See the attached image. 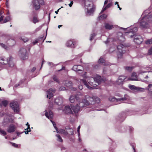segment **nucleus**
<instances>
[{"instance_id":"nucleus-64","label":"nucleus","mask_w":152,"mask_h":152,"mask_svg":"<svg viewBox=\"0 0 152 152\" xmlns=\"http://www.w3.org/2000/svg\"><path fill=\"white\" fill-rule=\"evenodd\" d=\"M148 10L147 11V14H148L147 15H152V13H150V12H148Z\"/></svg>"},{"instance_id":"nucleus-34","label":"nucleus","mask_w":152,"mask_h":152,"mask_svg":"<svg viewBox=\"0 0 152 152\" xmlns=\"http://www.w3.org/2000/svg\"><path fill=\"white\" fill-rule=\"evenodd\" d=\"M69 131L68 132H68L67 134H69L70 135H72L74 134V132H73V129H69Z\"/></svg>"},{"instance_id":"nucleus-55","label":"nucleus","mask_w":152,"mask_h":152,"mask_svg":"<svg viewBox=\"0 0 152 152\" xmlns=\"http://www.w3.org/2000/svg\"><path fill=\"white\" fill-rule=\"evenodd\" d=\"M65 67L64 66H62V68L61 69L59 70H58V71L59 72V71H61L62 70H65Z\"/></svg>"},{"instance_id":"nucleus-22","label":"nucleus","mask_w":152,"mask_h":152,"mask_svg":"<svg viewBox=\"0 0 152 152\" xmlns=\"http://www.w3.org/2000/svg\"><path fill=\"white\" fill-rule=\"evenodd\" d=\"M66 45L68 47L74 48L75 47L73 42L71 40H68L66 43Z\"/></svg>"},{"instance_id":"nucleus-2","label":"nucleus","mask_w":152,"mask_h":152,"mask_svg":"<svg viewBox=\"0 0 152 152\" xmlns=\"http://www.w3.org/2000/svg\"><path fill=\"white\" fill-rule=\"evenodd\" d=\"M148 10H145L143 13L142 19L140 22V26L143 28H148L149 26V24L152 22V15H147Z\"/></svg>"},{"instance_id":"nucleus-39","label":"nucleus","mask_w":152,"mask_h":152,"mask_svg":"<svg viewBox=\"0 0 152 152\" xmlns=\"http://www.w3.org/2000/svg\"><path fill=\"white\" fill-rule=\"evenodd\" d=\"M81 82H82L83 83L85 86H88L87 82L86 81V80L84 79L82 80H81Z\"/></svg>"},{"instance_id":"nucleus-61","label":"nucleus","mask_w":152,"mask_h":152,"mask_svg":"<svg viewBox=\"0 0 152 152\" xmlns=\"http://www.w3.org/2000/svg\"><path fill=\"white\" fill-rule=\"evenodd\" d=\"M79 89L81 90L83 88V86H78Z\"/></svg>"},{"instance_id":"nucleus-21","label":"nucleus","mask_w":152,"mask_h":152,"mask_svg":"<svg viewBox=\"0 0 152 152\" xmlns=\"http://www.w3.org/2000/svg\"><path fill=\"white\" fill-rule=\"evenodd\" d=\"M129 88L132 90H135L137 91H143L144 89L136 86H129Z\"/></svg>"},{"instance_id":"nucleus-8","label":"nucleus","mask_w":152,"mask_h":152,"mask_svg":"<svg viewBox=\"0 0 152 152\" xmlns=\"http://www.w3.org/2000/svg\"><path fill=\"white\" fill-rule=\"evenodd\" d=\"M117 48L119 51V53H118V58H120L123 54L125 52V48L122 44H120L118 45Z\"/></svg>"},{"instance_id":"nucleus-51","label":"nucleus","mask_w":152,"mask_h":152,"mask_svg":"<svg viewBox=\"0 0 152 152\" xmlns=\"http://www.w3.org/2000/svg\"><path fill=\"white\" fill-rule=\"evenodd\" d=\"M8 41L9 42H13V45H14V44H15V41L14 40H13L12 39H10L8 40Z\"/></svg>"},{"instance_id":"nucleus-7","label":"nucleus","mask_w":152,"mask_h":152,"mask_svg":"<svg viewBox=\"0 0 152 152\" xmlns=\"http://www.w3.org/2000/svg\"><path fill=\"white\" fill-rule=\"evenodd\" d=\"M19 55L21 58L23 60L26 59L28 58V53L26 48H23L20 50Z\"/></svg>"},{"instance_id":"nucleus-11","label":"nucleus","mask_w":152,"mask_h":152,"mask_svg":"<svg viewBox=\"0 0 152 152\" xmlns=\"http://www.w3.org/2000/svg\"><path fill=\"white\" fill-rule=\"evenodd\" d=\"M126 77L124 76H120L118 78V80L116 82V84L120 85L123 84L126 81Z\"/></svg>"},{"instance_id":"nucleus-6","label":"nucleus","mask_w":152,"mask_h":152,"mask_svg":"<svg viewBox=\"0 0 152 152\" xmlns=\"http://www.w3.org/2000/svg\"><path fill=\"white\" fill-rule=\"evenodd\" d=\"M88 96H86V98L88 99V105L90 104H94L95 103H99L100 102V99L98 97L94 96H93L92 97H89L88 98Z\"/></svg>"},{"instance_id":"nucleus-13","label":"nucleus","mask_w":152,"mask_h":152,"mask_svg":"<svg viewBox=\"0 0 152 152\" xmlns=\"http://www.w3.org/2000/svg\"><path fill=\"white\" fill-rule=\"evenodd\" d=\"M56 91V90L54 88H51L47 91V98L50 99L53 96V93H54Z\"/></svg>"},{"instance_id":"nucleus-54","label":"nucleus","mask_w":152,"mask_h":152,"mask_svg":"<svg viewBox=\"0 0 152 152\" xmlns=\"http://www.w3.org/2000/svg\"><path fill=\"white\" fill-rule=\"evenodd\" d=\"M86 86L89 89H93L94 88H92L91 86Z\"/></svg>"},{"instance_id":"nucleus-26","label":"nucleus","mask_w":152,"mask_h":152,"mask_svg":"<svg viewBox=\"0 0 152 152\" xmlns=\"http://www.w3.org/2000/svg\"><path fill=\"white\" fill-rule=\"evenodd\" d=\"M104 62V60L103 59V58H100L98 61V62L100 64H103L105 66H107V65H109L110 64L109 63H106Z\"/></svg>"},{"instance_id":"nucleus-43","label":"nucleus","mask_w":152,"mask_h":152,"mask_svg":"<svg viewBox=\"0 0 152 152\" xmlns=\"http://www.w3.org/2000/svg\"><path fill=\"white\" fill-rule=\"evenodd\" d=\"M66 89V88L64 86H61L59 88L60 91L65 90Z\"/></svg>"},{"instance_id":"nucleus-19","label":"nucleus","mask_w":152,"mask_h":152,"mask_svg":"<svg viewBox=\"0 0 152 152\" xmlns=\"http://www.w3.org/2000/svg\"><path fill=\"white\" fill-rule=\"evenodd\" d=\"M55 103L58 105H61L63 103V98L61 97H59L57 98L55 100Z\"/></svg>"},{"instance_id":"nucleus-53","label":"nucleus","mask_w":152,"mask_h":152,"mask_svg":"<svg viewBox=\"0 0 152 152\" xmlns=\"http://www.w3.org/2000/svg\"><path fill=\"white\" fill-rule=\"evenodd\" d=\"M73 1H71L70 3L68 4V5L70 7H71L72 6V4H73Z\"/></svg>"},{"instance_id":"nucleus-16","label":"nucleus","mask_w":152,"mask_h":152,"mask_svg":"<svg viewBox=\"0 0 152 152\" xmlns=\"http://www.w3.org/2000/svg\"><path fill=\"white\" fill-rule=\"evenodd\" d=\"M83 69V67L79 65H75L72 68V69L75 71L82 72Z\"/></svg>"},{"instance_id":"nucleus-5","label":"nucleus","mask_w":152,"mask_h":152,"mask_svg":"<svg viewBox=\"0 0 152 152\" xmlns=\"http://www.w3.org/2000/svg\"><path fill=\"white\" fill-rule=\"evenodd\" d=\"M44 2L43 0H33L32 1V6L35 10H38L40 8V5H43Z\"/></svg>"},{"instance_id":"nucleus-23","label":"nucleus","mask_w":152,"mask_h":152,"mask_svg":"<svg viewBox=\"0 0 152 152\" xmlns=\"http://www.w3.org/2000/svg\"><path fill=\"white\" fill-rule=\"evenodd\" d=\"M109 2L105 7H104V6L103 7V8L101 11L100 13H102L104 12V11L106 10L107 9L110 7L113 4V3L110 1H109Z\"/></svg>"},{"instance_id":"nucleus-33","label":"nucleus","mask_w":152,"mask_h":152,"mask_svg":"<svg viewBox=\"0 0 152 152\" xmlns=\"http://www.w3.org/2000/svg\"><path fill=\"white\" fill-rule=\"evenodd\" d=\"M53 80L56 82V83H59V81L58 79V77L56 76V75H54L53 76Z\"/></svg>"},{"instance_id":"nucleus-35","label":"nucleus","mask_w":152,"mask_h":152,"mask_svg":"<svg viewBox=\"0 0 152 152\" xmlns=\"http://www.w3.org/2000/svg\"><path fill=\"white\" fill-rule=\"evenodd\" d=\"M56 136L57 137V140L58 141L60 142H62L63 141V140L62 139V138L61 137V136L58 134H56Z\"/></svg>"},{"instance_id":"nucleus-25","label":"nucleus","mask_w":152,"mask_h":152,"mask_svg":"<svg viewBox=\"0 0 152 152\" xmlns=\"http://www.w3.org/2000/svg\"><path fill=\"white\" fill-rule=\"evenodd\" d=\"M13 58L11 57L9 58L8 65L10 67H12L14 66V64L13 61Z\"/></svg>"},{"instance_id":"nucleus-24","label":"nucleus","mask_w":152,"mask_h":152,"mask_svg":"<svg viewBox=\"0 0 152 152\" xmlns=\"http://www.w3.org/2000/svg\"><path fill=\"white\" fill-rule=\"evenodd\" d=\"M137 74L135 72L133 73L131 77L128 79V80H137Z\"/></svg>"},{"instance_id":"nucleus-52","label":"nucleus","mask_w":152,"mask_h":152,"mask_svg":"<svg viewBox=\"0 0 152 152\" xmlns=\"http://www.w3.org/2000/svg\"><path fill=\"white\" fill-rule=\"evenodd\" d=\"M36 68L35 67H34L31 70V72H34L36 70Z\"/></svg>"},{"instance_id":"nucleus-63","label":"nucleus","mask_w":152,"mask_h":152,"mask_svg":"<svg viewBox=\"0 0 152 152\" xmlns=\"http://www.w3.org/2000/svg\"><path fill=\"white\" fill-rule=\"evenodd\" d=\"M22 133H20V132H16V134L18 136H19V135L20 134H21Z\"/></svg>"},{"instance_id":"nucleus-29","label":"nucleus","mask_w":152,"mask_h":152,"mask_svg":"<svg viewBox=\"0 0 152 152\" xmlns=\"http://www.w3.org/2000/svg\"><path fill=\"white\" fill-rule=\"evenodd\" d=\"M76 95H75V96L73 95H71L69 98V101L71 103H73L75 102V99H76L75 96Z\"/></svg>"},{"instance_id":"nucleus-44","label":"nucleus","mask_w":152,"mask_h":152,"mask_svg":"<svg viewBox=\"0 0 152 152\" xmlns=\"http://www.w3.org/2000/svg\"><path fill=\"white\" fill-rule=\"evenodd\" d=\"M38 20H37V19L36 17H34L33 18V22L34 23H36L38 22Z\"/></svg>"},{"instance_id":"nucleus-27","label":"nucleus","mask_w":152,"mask_h":152,"mask_svg":"<svg viewBox=\"0 0 152 152\" xmlns=\"http://www.w3.org/2000/svg\"><path fill=\"white\" fill-rule=\"evenodd\" d=\"M105 28L106 29L111 30L113 28V26L108 23H106L105 25Z\"/></svg>"},{"instance_id":"nucleus-36","label":"nucleus","mask_w":152,"mask_h":152,"mask_svg":"<svg viewBox=\"0 0 152 152\" xmlns=\"http://www.w3.org/2000/svg\"><path fill=\"white\" fill-rule=\"evenodd\" d=\"M8 102L7 100H4L2 102V103L3 106L6 107L8 104Z\"/></svg>"},{"instance_id":"nucleus-30","label":"nucleus","mask_w":152,"mask_h":152,"mask_svg":"<svg viewBox=\"0 0 152 152\" xmlns=\"http://www.w3.org/2000/svg\"><path fill=\"white\" fill-rule=\"evenodd\" d=\"M59 132L61 134H63L65 135L67 134L68 132L67 131L65 130V129H61L59 130Z\"/></svg>"},{"instance_id":"nucleus-59","label":"nucleus","mask_w":152,"mask_h":152,"mask_svg":"<svg viewBox=\"0 0 152 152\" xmlns=\"http://www.w3.org/2000/svg\"><path fill=\"white\" fill-rule=\"evenodd\" d=\"M109 1H108V0H106L105 1H104V6L106 4H107V3Z\"/></svg>"},{"instance_id":"nucleus-60","label":"nucleus","mask_w":152,"mask_h":152,"mask_svg":"<svg viewBox=\"0 0 152 152\" xmlns=\"http://www.w3.org/2000/svg\"><path fill=\"white\" fill-rule=\"evenodd\" d=\"M31 131V129H29V130H28V131L24 132H25L26 134H28V132H30Z\"/></svg>"},{"instance_id":"nucleus-58","label":"nucleus","mask_w":152,"mask_h":152,"mask_svg":"<svg viewBox=\"0 0 152 152\" xmlns=\"http://www.w3.org/2000/svg\"><path fill=\"white\" fill-rule=\"evenodd\" d=\"M109 39H108V38H107V40L106 41H104V42L106 44H107V43H108V42H109Z\"/></svg>"},{"instance_id":"nucleus-56","label":"nucleus","mask_w":152,"mask_h":152,"mask_svg":"<svg viewBox=\"0 0 152 152\" xmlns=\"http://www.w3.org/2000/svg\"><path fill=\"white\" fill-rule=\"evenodd\" d=\"M80 126H79L77 128V132L79 134H80Z\"/></svg>"},{"instance_id":"nucleus-40","label":"nucleus","mask_w":152,"mask_h":152,"mask_svg":"<svg viewBox=\"0 0 152 152\" xmlns=\"http://www.w3.org/2000/svg\"><path fill=\"white\" fill-rule=\"evenodd\" d=\"M0 132L1 134H3L4 135H5L7 134L6 132H5L4 130H2L1 129H0Z\"/></svg>"},{"instance_id":"nucleus-28","label":"nucleus","mask_w":152,"mask_h":152,"mask_svg":"<svg viewBox=\"0 0 152 152\" xmlns=\"http://www.w3.org/2000/svg\"><path fill=\"white\" fill-rule=\"evenodd\" d=\"M148 72L147 71H141L140 72V74H142ZM152 73V72H148V74L145 77V78L147 79L149 77H150L151 76V74Z\"/></svg>"},{"instance_id":"nucleus-18","label":"nucleus","mask_w":152,"mask_h":152,"mask_svg":"<svg viewBox=\"0 0 152 152\" xmlns=\"http://www.w3.org/2000/svg\"><path fill=\"white\" fill-rule=\"evenodd\" d=\"M4 15H1L0 17V23H5L10 20V16H8L6 17L5 19L3 20L4 18Z\"/></svg>"},{"instance_id":"nucleus-12","label":"nucleus","mask_w":152,"mask_h":152,"mask_svg":"<svg viewBox=\"0 0 152 152\" xmlns=\"http://www.w3.org/2000/svg\"><path fill=\"white\" fill-rule=\"evenodd\" d=\"M91 79L98 83V84H100V83L103 81L104 82V79L102 78L101 76L98 75H96L94 78H92Z\"/></svg>"},{"instance_id":"nucleus-45","label":"nucleus","mask_w":152,"mask_h":152,"mask_svg":"<svg viewBox=\"0 0 152 152\" xmlns=\"http://www.w3.org/2000/svg\"><path fill=\"white\" fill-rule=\"evenodd\" d=\"M21 39L24 42H26L28 40V38L25 37V38H21Z\"/></svg>"},{"instance_id":"nucleus-31","label":"nucleus","mask_w":152,"mask_h":152,"mask_svg":"<svg viewBox=\"0 0 152 152\" xmlns=\"http://www.w3.org/2000/svg\"><path fill=\"white\" fill-rule=\"evenodd\" d=\"M42 39L43 37H41L37 39H36L35 41L32 42L33 44L34 45H35L41 39Z\"/></svg>"},{"instance_id":"nucleus-15","label":"nucleus","mask_w":152,"mask_h":152,"mask_svg":"<svg viewBox=\"0 0 152 152\" xmlns=\"http://www.w3.org/2000/svg\"><path fill=\"white\" fill-rule=\"evenodd\" d=\"M15 129V126L13 124H11L8 126L7 131L9 133H11L14 132Z\"/></svg>"},{"instance_id":"nucleus-50","label":"nucleus","mask_w":152,"mask_h":152,"mask_svg":"<svg viewBox=\"0 0 152 152\" xmlns=\"http://www.w3.org/2000/svg\"><path fill=\"white\" fill-rule=\"evenodd\" d=\"M0 45L2 47L4 48H6V46L4 44H3V43H0Z\"/></svg>"},{"instance_id":"nucleus-14","label":"nucleus","mask_w":152,"mask_h":152,"mask_svg":"<svg viewBox=\"0 0 152 152\" xmlns=\"http://www.w3.org/2000/svg\"><path fill=\"white\" fill-rule=\"evenodd\" d=\"M71 107L72 108L71 106ZM64 111L67 114H73L75 113L72 108L71 109L70 106L69 105L66 106L65 107Z\"/></svg>"},{"instance_id":"nucleus-57","label":"nucleus","mask_w":152,"mask_h":152,"mask_svg":"<svg viewBox=\"0 0 152 152\" xmlns=\"http://www.w3.org/2000/svg\"><path fill=\"white\" fill-rule=\"evenodd\" d=\"M4 13V12L2 10H0V16L1 17V15H2Z\"/></svg>"},{"instance_id":"nucleus-37","label":"nucleus","mask_w":152,"mask_h":152,"mask_svg":"<svg viewBox=\"0 0 152 152\" xmlns=\"http://www.w3.org/2000/svg\"><path fill=\"white\" fill-rule=\"evenodd\" d=\"M133 68L134 67L132 66H126L125 68V69L128 71H131L132 70Z\"/></svg>"},{"instance_id":"nucleus-38","label":"nucleus","mask_w":152,"mask_h":152,"mask_svg":"<svg viewBox=\"0 0 152 152\" xmlns=\"http://www.w3.org/2000/svg\"><path fill=\"white\" fill-rule=\"evenodd\" d=\"M145 43L147 44H149L152 43V38L151 39H148L145 42Z\"/></svg>"},{"instance_id":"nucleus-9","label":"nucleus","mask_w":152,"mask_h":152,"mask_svg":"<svg viewBox=\"0 0 152 152\" xmlns=\"http://www.w3.org/2000/svg\"><path fill=\"white\" fill-rule=\"evenodd\" d=\"M10 106L14 112H19V104L18 102H12L10 103Z\"/></svg>"},{"instance_id":"nucleus-41","label":"nucleus","mask_w":152,"mask_h":152,"mask_svg":"<svg viewBox=\"0 0 152 152\" xmlns=\"http://www.w3.org/2000/svg\"><path fill=\"white\" fill-rule=\"evenodd\" d=\"M95 36L96 34H95L94 33L92 34L91 36L90 40V41H91L92 40H93L95 37Z\"/></svg>"},{"instance_id":"nucleus-47","label":"nucleus","mask_w":152,"mask_h":152,"mask_svg":"<svg viewBox=\"0 0 152 152\" xmlns=\"http://www.w3.org/2000/svg\"><path fill=\"white\" fill-rule=\"evenodd\" d=\"M148 53L149 54H152V47L149 50Z\"/></svg>"},{"instance_id":"nucleus-42","label":"nucleus","mask_w":152,"mask_h":152,"mask_svg":"<svg viewBox=\"0 0 152 152\" xmlns=\"http://www.w3.org/2000/svg\"><path fill=\"white\" fill-rule=\"evenodd\" d=\"M48 64L49 65V66H50L51 67L56 66L58 65V64L56 65H55L53 63L50 62L48 63Z\"/></svg>"},{"instance_id":"nucleus-4","label":"nucleus","mask_w":152,"mask_h":152,"mask_svg":"<svg viewBox=\"0 0 152 152\" xmlns=\"http://www.w3.org/2000/svg\"><path fill=\"white\" fill-rule=\"evenodd\" d=\"M129 29H130V31L128 32L129 34H131V33H132L133 34V35H129V36H130V37L131 38L134 37V42L136 44H140L143 41V39L142 37L139 35H135L134 34V33L137 31V28L135 27H133L131 26Z\"/></svg>"},{"instance_id":"nucleus-62","label":"nucleus","mask_w":152,"mask_h":152,"mask_svg":"<svg viewBox=\"0 0 152 152\" xmlns=\"http://www.w3.org/2000/svg\"><path fill=\"white\" fill-rule=\"evenodd\" d=\"M99 67V65H96L94 66V68L95 69H97Z\"/></svg>"},{"instance_id":"nucleus-1","label":"nucleus","mask_w":152,"mask_h":152,"mask_svg":"<svg viewBox=\"0 0 152 152\" xmlns=\"http://www.w3.org/2000/svg\"><path fill=\"white\" fill-rule=\"evenodd\" d=\"M82 96L80 95L77 94L75 96L76 99L79 103L75 106L71 105L72 109L75 114H76L80 110L81 108L88 105V100L85 99H82Z\"/></svg>"},{"instance_id":"nucleus-10","label":"nucleus","mask_w":152,"mask_h":152,"mask_svg":"<svg viewBox=\"0 0 152 152\" xmlns=\"http://www.w3.org/2000/svg\"><path fill=\"white\" fill-rule=\"evenodd\" d=\"M127 96V95H125L124 97H122L119 99H117L115 98L110 96L108 98V99L109 101H110V102H118V101H124L125 100H126L127 99L126 96Z\"/></svg>"},{"instance_id":"nucleus-3","label":"nucleus","mask_w":152,"mask_h":152,"mask_svg":"<svg viewBox=\"0 0 152 152\" xmlns=\"http://www.w3.org/2000/svg\"><path fill=\"white\" fill-rule=\"evenodd\" d=\"M84 7L86 15H90L94 12L95 7L94 5L92 0H83Z\"/></svg>"},{"instance_id":"nucleus-46","label":"nucleus","mask_w":152,"mask_h":152,"mask_svg":"<svg viewBox=\"0 0 152 152\" xmlns=\"http://www.w3.org/2000/svg\"><path fill=\"white\" fill-rule=\"evenodd\" d=\"M10 143L12 144V146L15 147L16 148H18V144L14 143V142H10Z\"/></svg>"},{"instance_id":"nucleus-49","label":"nucleus","mask_w":152,"mask_h":152,"mask_svg":"<svg viewBox=\"0 0 152 152\" xmlns=\"http://www.w3.org/2000/svg\"><path fill=\"white\" fill-rule=\"evenodd\" d=\"M52 121V123H53V126H54V128H55V129H56V130H57V127L56 126V124H55V123H54H54H53V121Z\"/></svg>"},{"instance_id":"nucleus-48","label":"nucleus","mask_w":152,"mask_h":152,"mask_svg":"<svg viewBox=\"0 0 152 152\" xmlns=\"http://www.w3.org/2000/svg\"><path fill=\"white\" fill-rule=\"evenodd\" d=\"M69 88H70V91H75L76 90V88H73V87H72L70 88L69 87Z\"/></svg>"},{"instance_id":"nucleus-32","label":"nucleus","mask_w":152,"mask_h":152,"mask_svg":"<svg viewBox=\"0 0 152 152\" xmlns=\"http://www.w3.org/2000/svg\"><path fill=\"white\" fill-rule=\"evenodd\" d=\"M107 17V15L106 14H104L102 15L99 16L98 17V19L99 20L101 19H105Z\"/></svg>"},{"instance_id":"nucleus-17","label":"nucleus","mask_w":152,"mask_h":152,"mask_svg":"<svg viewBox=\"0 0 152 152\" xmlns=\"http://www.w3.org/2000/svg\"><path fill=\"white\" fill-rule=\"evenodd\" d=\"M45 115L47 118L50 120L52 119L53 116V113L51 110H49L48 113L46 110Z\"/></svg>"},{"instance_id":"nucleus-20","label":"nucleus","mask_w":152,"mask_h":152,"mask_svg":"<svg viewBox=\"0 0 152 152\" xmlns=\"http://www.w3.org/2000/svg\"><path fill=\"white\" fill-rule=\"evenodd\" d=\"M9 58H7L4 57H2L0 58V63L2 64H8L9 62Z\"/></svg>"}]
</instances>
